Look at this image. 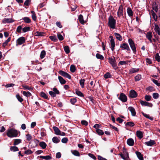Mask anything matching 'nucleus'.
Instances as JSON below:
<instances>
[{"mask_svg": "<svg viewBox=\"0 0 160 160\" xmlns=\"http://www.w3.org/2000/svg\"><path fill=\"white\" fill-rule=\"evenodd\" d=\"M10 149L11 151L14 152L18 151L19 150L18 147L16 146H11Z\"/></svg>", "mask_w": 160, "mask_h": 160, "instance_id": "28", "label": "nucleus"}, {"mask_svg": "<svg viewBox=\"0 0 160 160\" xmlns=\"http://www.w3.org/2000/svg\"><path fill=\"white\" fill-rule=\"evenodd\" d=\"M22 140L19 139H15L14 141L13 145L15 146L18 145L22 142Z\"/></svg>", "mask_w": 160, "mask_h": 160, "instance_id": "26", "label": "nucleus"}, {"mask_svg": "<svg viewBox=\"0 0 160 160\" xmlns=\"http://www.w3.org/2000/svg\"><path fill=\"white\" fill-rule=\"evenodd\" d=\"M40 96L44 99L48 100L49 99L48 95L43 92H40Z\"/></svg>", "mask_w": 160, "mask_h": 160, "instance_id": "21", "label": "nucleus"}, {"mask_svg": "<svg viewBox=\"0 0 160 160\" xmlns=\"http://www.w3.org/2000/svg\"><path fill=\"white\" fill-rule=\"evenodd\" d=\"M116 20L112 16L110 15L108 18V26L111 28L115 29L116 28Z\"/></svg>", "mask_w": 160, "mask_h": 160, "instance_id": "2", "label": "nucleus"}, {"mask_svg": "<svg viewBox=\"0 0 160 160\" xmlns=\"http://www.w3.org/2000/svg\"><path fill=\"white\" fill-rule=\"evenodd\" d=\"M33 153V152H32L31 150L30 149H28V150H26L24 152V153L26 155H29Z\"/></svg>", "mask_w": 160, "mask_h": 160, "instance_id": "56", "label": "nucleus"}, {"mask_svg": "<svg viewBox=\"0 0 160 160\" xmlns=\"http://www.w3.org/2000/svg\"><path fill=\"white\" fill-rule=\"evenodd\" d=\"M70 70L72 72H74L76 70V67L74 65H71L70 67Z\"/></svg>", "mask_w": 160, "mask_h": 160, "instance_id": "44", "label": "nucleus"}, {"mask_svg": "<svg viewBox=\"0 0 160 160\" xmlns=\"http://www.w3.org/2000/svg\"><path fill=\"white\" fill-rule=\"evenodd\" d=\"M96 58L98 59H100L101 60H103L104 59V57L102 55L97 53L96 54Z\"/></svg>", "mask_w": 160, "mask_h": 160, "instance_id": "34", "label": "nucleus"}, {"mask_svg": "<svg viewBox=\"0 0 160 160\" xmlns=\"http://www.w3.org/2000/svg\"><path fill=\"white\" fill-rule=\"evenodd\" d=\"M38 157H39L41 158L45 159L46 160H50L52 159V157L49 155L46 156H38Z\"/></svg>", "mask_w": 160, "mask_h": 160, "instance_id": "19", "label": "nucleus"}, {"mask_svg": "<svg viewBox=\"0 0 160 160\" xmlns=\"http://www.w3.org/2000/svg\"><path fill=\"white\" fill-rule=\"evenodd\" d=\"M16 97L18 100L20 102H22L23 101V99L20 96L19 94H17Z\"/></svg>", "mask_w": 160, "mask_h": 160, "instance_id": "36", "label": "nucleus"}, {"mask_svg": "<svg viewBox=\"0 0 160 160\" xmlns=\"http://www.w3.org/2000/svg\"><path fill=\"white\" fill-rule=\"evenodd\" d=\"M52 128L53 129L54 131V133L55 134L58 135L60 134V133L61 132V131L57 127L53 126Z\"/></svg>", "mask_w": 160, "mask_h": 160, "instance_id": "17", "label": "nucleus"}, {"mask_svg": "<svg viewBox=\"0 0 160 160\" xmlns=\"http://www.w3.org/2000/svg\"><path fill=\"white\" fill-rule=\"evenodd\" d=\"M151 12L152 13V17L153 18L155 21L157 20V17L156 14L154 12V11L153 10H151Z\"/></svg>", "mask_w": 160, "mask_h": 160, "instance_id": "40", "label": "nucleus"}, {"mask_svg": "<svg viewBox=\"0 0 160 160\" xmlns=\"http://www.w3.org/2000/svg\"><path fill=\"white\" fill-rule=\"evenodd\" d=\"M120 48L123 49L127 50L128 51H130V48L128 44L127 43H123L120 45Z\"/></svg>", "mask_w": 160, "mask_h": 160, "instance_id": "10", "label": "nucleus"}, {"mask_svg": "<svg viewBox=\"0 0 160 160\" xmlns=\"http://www.w3.org/2000/svg\"><path fill=\"white\" fill-rule=\"evenodd\" d=\"M140 104L142 106H148L150 107H152L153 106V104L151 103L142 100H140Z\"/></svg>", "mask_w": 160, "mask_h": 160, "instance_id": "8", "label": "nucleus"}, {"mask_svg": "<svg viewBox=\"0 0 160 160\" xmlns=\"http://www.w3.org/2000/svg\"><path fill=\"white\" fill-rule=\"evenodd\" d=\"M58 78L61 84H64L66 83V82L62 77L61 76H58Z\"/></svg>", "mask_w": 160, "mask_h": 160, "instance_id": "20", "label": "nucleus"}, {"mask_svg": "<svg viewBox=\"0 0 160 160\" xmlns=\"http://www.w3.org/2000/svg\"><path fill=\"white\" fill-rule=\"evenodd\" d=\"M146 38L148 39H150L152 37V32H148L146 35Z\"/></svg>", "mask_w": 160, "mask_h": 160, "instance_id": "47", "label": "nucleus"}, {"mask_svg": "<svg viewBox=\"0 0 160 160\" xmlns=\"http://www.w3.org/2000/svg\"><path fill=\"white\" fill-rule=\"evenodd\" d=\"M71 152L74 156H80L79 152L76 150H71Z\"/></svg>", "mask_w": 160, "mask_h": 160, "instance_id": "33", "label": "nucleus"}, {"mask_svg": "<svg viewBox=\"0 0 160 160\" xmlns=\"http://www.w3.org/2000/svg\"><path fill=\"white\" fill-rule=\"evenodd\" d=\"M31 13L32 14V18L33 20L35 21L37 19V17L35 12L33 11H31Z\"/></svg>", "mask_w": 160, "mask_h": 160, "instance_id": "32", "label": "nucleus"}, {"mask_svg": "<svg viewBox=\"0 0 160 160\" xmlns=\"http://www.w3.org/2000/svg\"><path fill=\"white\" fill-rule=\"evenodd\" d=\"M135 153L140 160H143V155L140 152L137 151L135 152Z\"/></svg>", "mask_w": 160, "mask_h": 160, "instance_id": "16", "label": "nucleus"}, {"mask_svg": "<svg viewBox=\"0 0 160 160\" xmlns=\"http://www.w3.org/2000/svg\"><path fill=\"white\" fill-rule=\"evenodd\" d=\"M76 93L78 96L81 97H83L84 96V95L80 91L78 90H77L76 91Z\"/></svg>", "mask_w": 160, "mask_h": 160, "instance_id": "50", "label": "nucleus"}, {"mask_svg": "<svg viewBox=\"0 0 160 160\" xmlns=\"http://www.w3.org/2000/svg\"><path fill=\"white\" fill-rule=\"evenodd\" d=\"M11 40V37L8 38V39L6 40L3 43L2 47L5 48V46L7 45L8 43Z\"/></svg>", "mask_w": 160, "mask_h": 160, "instance_id": "38", "label": "nucleus"}, {"mask_svg": "<svg viewBox=\"0 0 160 160\" xmlns=\"http://www.w3.org/2000/svg\"><path fill=\"white\" fill-rule=\"evenodd\" d=\"M145 144L149 146H152L153 145L156 144V142L154 140H150L149 141L145 142Z\"/></svg>", "mask_w": 160, "mask_h": 160, "instance_id": "11", "label": "nucleus"}, {"mask_svg": "<svg viewBox=\"0 0 160 160\" xmlns=\"http://www.w3.org/2000/svg\"><path fill=\"white\" fill-rule=\"evenodd\" d=\"M137 136L140 139L142 138L143 136V132L140 131H137L136 132Z\"/></svg>", "mask_w": 160, "mask_h": 160, "instance_id": "18", "label": "nucleus"}, {"mask_svg": "<svg viewBox=\"0 0 160 160\" xmlns=\"http://www.w3.org/2000/svg\"><path fill=\"white\" fill-rule=\"evenodd\" d=\"M30 27H25L22 28V32H25L30 31Z\"/></svg>", "mask_w": 160, "mask_h": 160, "instance_id": "43", "label": "nucleus"}, {"mask_svg": "<svg viewBox=\"0 0 160 160\" xmlns=\"http://www.w3.org/2000/svg\"><path fill=\"white\" fill-rule=\"evenodd\" d=\"M22 86L23 88V89L25 90H28L30 91H31L32 89L30 87H29L28 86L25 85H22Z\"/></svg>", "mask_w": 160, "mask_h": 160, "instance_id": "42", "label": "nucleus"}, {"mask_svg": "<svg viewBox=\"0 0 160 160\" xmlns=\"http://www.w3.org/2000/svg\"><path fill=\"white\" fill-rule=\"evenodd\" d=\"M119 99L123 102H126L127 100V96L123 93H121L119 97L118 98Z\"/></svg>", "mask_w": 160, "mask_h": 160, "instance_id": "7", "label": "nucleus"}, {"mask_svg": "<svg viewBox=\"0 0 160 160\" xmlns=\"http://www.w3.org/2000/svg\"><path fill=\"white\" fill-rule=\"evenodd\" d=\"M159 96L158 93L157 92L154 93L152 94L153 98L155 99H158L159 98Z\"/></svg>", "mask_w": 160, "mask_h": 160, "instance_id": "54", "label": "nucleus"}, {"mask_svg": "<svg viewBox=\"0 0 160 160\" xmlns=\"http://www.w3.org/2000/svg\"><path fill=\"white\" fill-rule=\"evenodd\" d=\"M96 131L97 133L99 135L102 136L104 134V132L103 130L100 129H97Z\"/></svg>", "mask_w": 160, "mask_h": 160, "instance_id": "31", "label": "nucleus"}, {"mask_svg": "<svg viewBox=\"0 0 160 160\" xmlns=\"http://www.w3.org/2000/svg\"><path fill=\"white\" fill-rule=\"evenodd\" d=\"M134 123L132 122H127L125 124L126 126H129L130 127H133L134 126Z\"/></svg>", "mask_w": 160, "mask_h": 160, "instance_id": "51", "label": "nucleus"}, {"mask_svg": "<svg viewBox=\"0 0 160 160\" xmlns=\"http://www.w3.org/2000/svg\"><path fill=\"white\" fill-rule=\"evenodd\" d=\"M52 90H53V91L56 94H59L60 93V92L59 90L55 87H54L52 89Z\"/></svg>", "mask_w": 160, "mask_h": 160, "instance_id": "52", "label": "nucleus"}, {"mask_svg": "<svg viewBox=\"0 0 160 160\" xmlns=\"http://www.w3.org/2000/svg\"><path fill=\"white\" fill-rule=\"evenodd\" d=\"M49 38L53 42H57L58 41V39L55 35L51 36L49 37Z\"/></svg>", "mask_w": 160, "mask_h": 160, "instance_id": "39", "label": "nucleus"}, {"mask_svg": "<svg viewBox=\"0 0 160 160\" xmlns=\"http://www.w3.org/2000/svg\"><path fill=\"white\" fill-rule=\"evenodd\" d=\"M108 60V62L115 70H116L118 68L117 63L115 57L114 56H112L111 57H109Z\"/></svg>", "mask_w": 160, "mask_h": 160, "instance_id": "3", "label": "nucleus"}, {"mask_svg": "<svg viewBox=\"0 0 160 160\" xmlns=\"http://www.w3.org/2000/svg\"><path fill=\"white\" fill-rule=\"evenodd\" d=\"M77 101V100L76 98H71L70 100V102L73 105H74Z\"/></svg>", "mask_w": 160, "mask_h": 160, "instance_id": "58", "label": "nucleus"}, {"mask_svg": "<svg viewBox=\"0 0 160 160\" xmlns=\"http://www.w3.org/2000/svg\"><path fill=\"white\" fill-rule=\"evenodd\" d=\"M128 42L130 46L133 51V52L134 54H135L136 52V49L134 42L131 38H129L128 39Z\"/></svg>", "mask_w": 160, "mask_h": 160, "instance_id": "4", "label": "nucleus"}, {"mask_svg": "<svg viewBox=\"0 0 160 160\" xmlns=\"http://www.w3.org/2000/svg\"><path fill=\"white\" fill-rule=\"evenodd\" d=\"M36 36H43L45 35V33L43 32H39L37 31L36 32Z\"/></svg>", "mask_w": 160, "mask_h": 160, "instance_id": "41", "label": "nucleus"}, {"mask_svg": "<svg viewBox=\"0 0 160 160\" xmlns=\"http://www.w3.org/2000/svg\"><path fill=\"white\" fill-rule=\"evenodd\" d=\"M127 12L129 17H132L133 16V12L130 8L128 7V8Z\"/></svg>", "mask_w": 160, "mask_h": 160, "instance_id": "24", "label": "nucleus"}, {"mask_svg": "<svg viewBox=\"0 0 160 160\" xmlns=\"http://www.w3.org/2000/svg\"><path fill=\"white\" fill-rule=\"evenodd\" d=\"M152 8L153 10H154L156 12H158V6L157 5L156 2H155V4L153 5Z\"/></svg>", "mask_w": 160, "mask_h": 160, "instance_id": "49", "label": "nucleus"}, {"mask_svg": "<svg viewBox=\"0 0 160 160\" xmlns=\"http://www.w3.org/2000/svg\"><path fill=\"white\" fill-rule=\"evenodd\" d=\"M151 98L152 97L150 95H146L145 96V100L147 101H150Z\"/></svg>", "mask_w": 160, "mask_h": 160, "instance_id": "55", "label": "nucleus"}, {"mask_svg": "<svg viewBox=\"0 0 160 160\" xmlns=\"http://www.w3.org/2000/svg\"><path fill=\"white\" fill-rule=\"evenodd\" d=\"M26 39L24 37H21L18 38L16 41V45L18 46V45H21L25 43Z\"/></svg>", "mask_w": 160, "mask_h": 160, "instance_id": "5", "label": "nucleus"}, {"mask_svg": "<svg viewBox=\"0 0 160 160\" xmlns=\"http://www.w3.org/2000/svg\"><path fill=\"white\" fill-rule=\"evenodd\" d=\"M22 19L23 20L24 22L26 23H29L31 22V19L28 17H24L22 18Z\"/></svg>", "mask_w": 160, "mask_h": 160, "instance_id": "27", "label": "nucleus"}, {"mask_svg": "<svg viewBox=\"0 0 160 160\" xmlns=\"http://www.w3.org/2000/svg\"><path fill=\"white\" fill-rule=\"evenodd\" d=\"M7 132V136L10 138L17 137L18 133H19V136L20 135V132L19 131H18L13 128L8 129Z\"/></svg>", "mask_w": 160, "mask_h": 160, "instance_id": "1", "label": "nucleus"}, {"mask_svg": "<svg viewBox=\"0 0 160 160\" xmlns=\"http://www.w3.org/2000/svg\"><path fill=\"white\" fill-rule=\"evenodd\" d=\"M46 54V51L45 50H42L41 52L40 57L41 59H42L45 57Z\"/></svg>", "mask_w": 160, "mask_h": 160, "instance_id": "37", "label": "nucleus"}, {"mask_svg": "<svg viewBox=\"0 0 160 160\" xmlns=\"http://www.w3.org/2000/svg\"><path fill=\"white\" fill-rule=\"evenodd\" d=\"M85 81V80L84 79H81L80 80V84L82 88H84Z\"/></svg>", "mask_w": 160, "mask_h": 160, "instance_id": "45", "label": "nucleus"}, {"mask_svg": "<svg viewBox=\"0 0 160 160\" xmlns=\"http://www.w3.org/2000/svg\"><path fill=\"white\" fill-rule=\"evenodd\" d=\"M60 139L59 138L57 137H54L52 138V142L55 143H57L60 142Z\"/></svg>", "mask_w": 160, "mask_h": 160, "instance_id": "22", "label": "nucleus"}, {"mask_svg": "<svg viewBox=\"0 0 160 160\" xmlns=\"http://www.w3.org/2000/svg\"><path fill=\"white\" fill-rule=\"evenodd\" d=\"M128 109L131 112L132 116H135L136 115V112L134 108L132 107H129Z\"/></svg>", "mask_w": 160, "mask_h": 160, "instance_id": "14", "label": "nucleus"}, {"mask_svg": "<svg viewBox=\"0 0 160 160\" xmlns=\"http://www.w3.org/2000/svg\"><path fill=\"white\" fill-rule=\"evenodd\" d=\"M78 19L80 23L82 24H84L85 23V22L83 20V16L82 14L79 15Z\"/></svg>", "mask_w": 160, "mask_h": 160, "instance_id": "23", "label": "nucleus"}, {"mask_svg": "<svg viewBox=\"0 0 160 160\" xmlns=\"http://www.w3.org/2000/svg\"><path fill=\"white\" fill-rule=\"evenodd\" d=\"M14 21L12 18H4L2 20V23H11Z\"/></svg>", "mask_w": 160, "mask_h": 160, "instance_id": "13", "label": "nucleus"}, {"mask_svg": "<svg viewBox=\"0 0 160 160\" xmlns=\"http://www.w3.org/2000/svg\"><path fill=\"white\" fill-rule=\"evenodd\" d=\"M114 35L115 36L116 38L120 41H121L122 40V37L119 33L117 32H115L114 33Z\"/></svg>", "mask_w": 160, "mask_h": 160, "instance_id": "30", "label": "nucleus"}, {"mask_svg": "<svg viewBox=\"0 0 160 160\" xmlns=\"http://www.w3.org/2000/svg\"><path fill=\"white\" fill-rule=\"evenodd\" d=\"M26 139L27 141H30L32 139V137L29 134L26 135Z\"/></svg>", "mask_w": 160, "mask_h": 160, "instance_id": "57", "label": "nucleus"}, {"mask_svg": "<svg viewBox=\"0 0 160 160\" xmlns=\"http://www.w3.org/2000/svg\"><path fill=\"white\" fill-rule=\"evenodd\" d=\"M155 58L156 61L158 62H160V57L158 53L156 54L155 56Z\"/></svg>", "mask_w": 160, "mask_h": 160, "instance_id": "48", "label": "nucleus"}, {"mask_svg": "<svg viewBox=\"0 0 160 160\" xmlns=\"http://www.w3.org/2000/svg\"><path fill=\"white\" fill-rule=\"evenodd\" d=\"M141 78V76L140 75L138 74L135 77V80L136 81H139Z\"/></svg>", "mask_w": 160, "mask_h": 160, "instance_id": "53", "label": "nucleus"}, {"mask_svg": "<svg viewBox=\"0 0 160 160\" xmlns=\"http://www.w3.org/2000/svg\"><path fill=\"white\" fill-rule=\"evenodd\" d=\"M152 81L157 86H160V83L158 82V81H157V80H155V79H152Z\"/></svg>", "mask_w": 160, "mask_h": 160, "instance_id": "64", "label": "nucleus"}, {"mask_svg": "<svg viewBox=\"0 0 160 160\" xmlns=\"http://www.w3.org/2000/svg\"><path fill=\"white\" fill-rule=\"evenodd\" d=\"M22 29V28L21 26H19L17 28L16 31L18 33H21Z\"/></svg>", "mask_w": 160, "mask_h": 160, "instance_id": "59", "label": "nucleus"}, {"mask_svg": "<svg viewBox=\"0 0 160 160\" xmlns=\"http://www.w3.org/2000/svg\"><path fill=\"white\" fill-rule=\"evenodd\" d=\"M138 94L137 92L133 90H131L129 92L130 97L132 98H134L137 97Z\"/></svg>", "mask_w": 160, "mask_h": 160, "instance_id": "12", "label": "nucleus"}, {"mask_svg": "<svg viewBox=\"0 0 160 160\" xmlns=\"http://www.w3.org/2000/svg\"><path fill=\"white\" fill-rule=\"evenodd\" d=\"M118 16L120 18L121 16L123 15V6L122 5H120L117 12Z\"/></svg>", "mask_w": 160, "mask_h": 160, "instance_id": "9", "label": "nucleus"}, {"mask_svg": "<svg viewBox=\"0 0 160 160\" xmlns=\"http://www.w3.org/2000/svg\"><path fill=\"white\" fill-rule=\"evenodd\" d=\"M127 144L130 146H133L134 145V141L132 138H130L127 139Z\"/></svg>", "mask_w": 160, "mask_h": 160, "instance_id": "15", "label": "nucleus"}, {"mask_svg": "<svg viewBox=\"0 0 160 160\" xmlns=\"http://www.w3.org/2000/svg\"><path fill=\"white\" fill-rule=\"evenodd\" d=\"M147 91H149L150 92H152L154 90V88L152 86H149L146 88Z\"/></svg>", "mask_w": 160, "mask_h": 160, "instance_id": "63", "label": "nucleus"}, {"mask_svg": "<svg viewBox=\"0 0 160 160\" xmlns=\"http://www.w3.org/2000/svg\"><path fill=\"white\" fill-rule=\"evenodd\" d=\"M81 123L82 125L85 126H87L88 124V122L84 120H83L81 121Z\"/></svg>", "mask_w": 160, "mask_h": 160, "instance_id": "61", "label": "nucleus"}, {"mask_svg": "<svg viewBox=\"0 0 160 160\" xmlns=\"http://www.w3.org/2000/svg\"><path fill=\"white\" fill-rule=\"evenodd\" d=\"M39 145L43 149L46 148L47 146L45 142L43 141L39 143Z\"/></svg>", "mask_w": 160, "mask_h": 160, "instance_id": "29", "label": "nucleus"}, {"mask_svg": "<svg viewBox=\"0 0 160 160\" xmlns=\"http://www.w3.org/2000/svg\"><path fill=\"white\" fill-rule=\"evenodd\" d=\"M57 36L58 38L60 41H62L64 39L63 36L60 34H57Z\"/></svg>", "mask_w": 160, "mask_h": 160, "instance_id": "60", "label": "nucleus"}, {"mask_svg": "<svg viewBox=\"0 0 160 160\" xmlns=\"http://www.w3.org/2000/svg\"><path fill=\"white\" fill-rule=\"evenodd\" d=\"M104 78L106 79L110 78L112 77V76L109 72H107L104 75Z\"/></svg>", "mask_w": 160, "mask_h": 160, "instance_id": "46", "label": "nucleus"}, {"mask_svg": "<svg viewBox=\"0 0 160 160\" xmlns=\"http://www.w3.org/2000/svg\"><path fill=\"white\" fill-rule=\"evenodd\" d=\"M123 152L126 159L129 158L128 153L125 148H123Z\"/></svg>", "mask_w": 160, "mask_h": 160, "instance_id": "25", "label": "nucleus"}, {"mask_svg": "<svg viewBox=\"0 0 160 160\" xmlns=\"http://www.w3.org/2000/svg\"><path fill=\"white\" fill-rule=\"evenodd\" d=\"M58 73L61 76L68 78L69 79H71V76L67 72H65L63 71L60 70L58 72Z\"/></svg>", "mask_w": 160, "mask_h": 160, "instance_id": "6", "label": "nucleus"}, {"mask_svg": "<svg viewBox=\"0 0 160 160\" xmlns=\"http://www.w3.org/2000/svg\"><path fill=\"white\" fill-rule=\"evenodd\" d=\"M64 50L67 54H68L70 52V50L68 46H66L64 47Z\"/></svg>", "mask_w": 160, "mask_h": 160, "instance_id": "35", "label": "nucleus"}, {"mask_svg": "<svg viewBox=\"0 0 160 160\" xmlns=\"http://www.w3.org/2000/svg\"><path fill=\"white\" fill-rule=\"evenodd\" d=\"M68 139L67 138L65 137L62 138L61 140L62 142L64 143H67L68 142Z\"/></svg>", "mask_w": 160, "mask_h": 160, "instance_id": "62", "label": "nucleus"}]
</instances>
